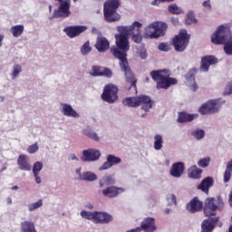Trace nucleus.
Wrapping results in <instances>:
<instances>
[{
  "label": "nucleus",
  "mask_w": 232,
  "mask_h": 232,
  "mask_svg": "<svg viewBox=\"0 0 232 232\" xmlns=\"http://www.w3.org/2000/svg\"><path fill=\"white\" fill-rule=\"evenodd\" d=\"M118 34H115L116 46L111 48V53L120 61V67L121 72H124L125 79L130 83V86L137 90V79L131 72L130 63H128V52H130V35L128 34V29L124 26H118Z\"/></svg>",
  "instance_id": "f257e3e1"
},
{
  "label": "nucleus",
  "mask_w": 232,
  "mask_h": 232,
  "mask_svg": "<svg viewBox=\"0 0 232 232\" xmlns=\"http://www.w3.org/2000/svg\"><path fill=\"white\" fill-rule=\"evenodd\" d=\"M186 208L188 213H198L203 209L205 217H215L217 211H224L225 203L220 195L216 198H207L205 204L198 199V197H195L187 204Z\"/></svg>",
  "instance_id": "f03ea898"
},
{
  "label": "nucleus",
  "mask_w": 232,
  "mask_h": 232,
  "mask_svg": "<svg viewBox=\"0 0 232 232\" xmlns=\"http://www.w3.org/2000/svg\"><path fill=\"white\" fill-rule=\"evenodd\" d=\"M213 44H224V52L227 55H232V34L231 25L225 24L219 25L211 36Z\"/></svg>",
  "instance_id": "7ed1b4c3"
},
{
  "label": "nucleus",
  "mask_w": 232,
  "mask_h": 232,
  "mask_svg": "<svg viewBox=\"0 0 232 232\" xmlns=\"http://www.w3.org/2000/svg\"><path fill=\"white\" fill-rule=\"evenodd\" d=\"M150 75L156 82L157 90H168L178 82L177 79L171 77V72L168 69L152 71Z\"/></svg>",
  "instance_id": "20e7f679"
},
{
  "label": "nucleus",
  "mask_w": 232,
  "mask_h": 232,
  "mask_svg": "<svg viewBox=\"0 0 232 232\" xmlns=\"http://www.w3.org/2000/svg\"><path fill=\"white\" fill-rule=\"evenodd\" d=\"M122 104L129 108H139V106H141V110L144 111H150L153 108V101L150 96L146 95L125 98L122 101Z\"/></svg>",
  "instance_id": "39448f33"
},
{
  "label": "nucleus",
  "mask_w": 232,
  "mask_h": 232,
  "mask_svg": "<svg viewBox=\"0 0 232 232\" xmlns=\"http://www.w3.org/2000/svg\"><path fill=\"white\" fill-rule=\"evenodd\" d=\"M121 6V0H107L103 5V15L107 23L121 21V14L117 13Z\"/></svg>",
  "instance_id": "423d86ee"
},
{
  "label": "nucleus",
  "mask_w": 232,
  "mask_h": 232,
  "mask_svg": "<svg viewBox=\"0 0 232 232\" xmlns=\"http://www.w3.org/2000/svg\"><path fill=\"white\" fill-rule=\"evenodd\" d=\"M189 39H191V34H188L187 30H181L179 34L175 35L172 38V46H174L175 52H186Z\"/></svg>",
  "instance_id": "0eeeda50"
},
{
  "label": "nucleus",
  "mask_w": 232,
  "mask_h": 232,
  "mask_svg": "<svg viewBox=\"0 0 232 232\" xmlns=\"http://www.w3.org/2000/svg\"><path fill=\"white\" fill-rule=\"evenodd\" d=\"M166 30H168V24L164 22H153L146 27L145 34L150 39H159V37L165 35Z\"/></svg>",
  "instance_id": "6e6552de"
},
{
  "label": "nucleus",
  "mask_w": 232,
  "mask_h": 232,
  "mask_svg": "<svg viewBox=\"0 0 232 232\" xmlns=\"http://www.w3.org/2000/svg\"><path fill=\"white\" fill-rule=\"evenodd\" d=\"M102 101L108 102V104H113L119 101V87L113 83L106 84L102 93Z\"/></svg>",
  "instance_id": "1a4fd4ad"
},
{
  "label": "nucleus",
  "mask_w": 232,
  "mask_h": 232,
  "mask_svg": "<svg viewBox=\"0 0 232 232\" xmlns=\"http://www.w3.org/2000/svg\"><path fill=\"white\" fill-rule=\"evenodd\" d=\"M59 3V7L53 13V17L59 19V17H63L66 19V17H70L72 12H70V8L72 6V0H54Z\"/></svg>",
  "instance_id": "9d476101"
},
{
  "label": "nucleus",
  "mask_w": 232,
  "mask_h": 232,
  "mask_svg": "<svg viewBox=\"0 0 232 232\" xmlns=\"http://www.w3.org/2000/svg\"><path fill=\"white\" fill-rule=\"evenodd\" d=\"M220 111V104L217 100H209L199 107L198 111L201 115H211Z\"/></svg>",
  "instance_id": "9b49d317"
},
{
  "label": "nucleus",
  "mask_w": 232,
  "mask_h": 232,
  "mask_svg": "<svg viewBox=\"0 0 232 232\" xmlns=\"http://www.w3.org/2000/svg\"><path fill=\"white\" fill-rule=\"evenodd\" d=\"M87 30L88 26L86 25H71L65 27L63 32L70 39H73V37H79L81 34H84Z\"/></svg>",
  "instance_id": "f8f14e48"
},
{
  "label": "nucleus",
  "mask_w": 232,
  "mask_h": 232,
  "mask_svg": "<svg viewBox=\"0 0 232 232\" xmlns=\"http://www.w3.org/2000/svg\"><path fill=\"white\" fill-rule=\"evenodd\" d=\"M101 159V151L97 149H88L82 151V162H95Z\"/></svg>",
  "instance_id": "ddd939ff"
},
{
  "label": "nucleus",
  "mask_w": 232,
  "mask_h": 232,
  "mask_svg": "<svg viewBox=\"0 0 232 232\" xmlns=\"http://www.w3.org/2000/svg\"><path fill=\"white\" fill-rule=\"evenodd\" d=\"M91 75L92 77H111L112 72L111 70L108 67H102V66H97L93 65L92 68V72Z\"/></svg>",
  "instance_id": "4468645a"
},
{
  "label": "nucleus",
  "mask_w": 232,
  "mask_h": 232,
  "mask_svg": "<svg viewBox=\"0 0 232 232\" xmlns=\"http://www.w3.org/2000/svg\"><path fill=\"white\" fill-rule=\"evenodd\" d=\"M122 160L115 155L109 154L107 156V160L100 167V171H104L106 169H110V168H113V166H117V164H121Z\"/></svg>",
  "instance_id": "2eb2a0df"
},
{
  "label": "nucleus",
  "mask_w": 232,
  "mask_h": 232,
  "mask_svg": "<svg viewBox=\"0 0 232 232\" xmlns=\"http://www.w3.org/2000/svg\"><path fill=\"white\" fill-rule=\"evenodd\" d=\"M102 193L103 197H108L109 198H115V197H119L121 193H124V188L116 186H109L105 188L102 191Z\"/></svg>",
  "instance_id": "dca6fc26"
},
{
  "label": "nucleus",
  "mask_w": 232,
  "mask_h": 232,
  "mask_svg": "<svg viewBox=\"0 0 232 232\" xmlns=\"http://www.w3.org/2000/svg\"><path fill=\"white\" fill-rule=\"evenodd\" d=\"M218 63V59L213 55H208L201 58V72H209V67L211 64H217Z\"/></svg>",
  "instance_id": "f3484780"
},
{
  "label": "nucleus",
  "mask_w": 232,
  "mask_h": 232,
  "mask_svg": "<svg viewBox=\"0 0 232 232\" xmlns=\"http://www.w3.org/2000/svg\"><path fill=\"white\" fill-rule=\"evenodd\" d=\"M218 220H220L218 217L205 219L201 224V232H213Z\"/></svg>",
  "instance_id": "a211bd4d"
},
{
  "label": "nucleus",
  "mask_w": 232,
  "mask_h": 232,
  "mask_svg": "<svg viewBox=\"0 0 232 232\" xmlns=\"http://www.w3.org/2000/svg\"><path fill=\"white\" fill-rule=\"evenodd\" d=\"M94 46L98 52L104 53V52L110 50V41L104 36H98Z\"/></svg>",
  "instance_id": "6ab92c4d"
},
{
  "label": "nucleus",
  "mask_w": 232,
  "mask_h": 232,
  "mask_svg": "<svg viewBox=\"0 0 232 232\" xmlns=\"http://www.w3.org/2000/svg\"><path fill=\"white\" fill-rule=\"evenodd\" d=\"M17 164L19 169L22 171H32V164H30V161L28 160V156L25 154L19 155L17 159Z\"/></svg>",
  "instance_id": "aec40b11"
},
{
  "label": "nucleus",
  "mask_w": 232,
  "mask_h": 232,
  "mask_svg": "<svg viewBox=\"0 0 232 232\" xmlns=\"http://www.w3.org/2000/svg\"><path fill=\"white\" fill-rule=\"evenodd\" d=\"M113 220V217L106 212L95 211L94 222L95 224H109Z\"/></svg>",
  "instance_id": "412c9836"
},
{
  "label": "nucleus",
  "mask_w": 232,
  "mask_h": 232,
  "mask_svg": "<svg viewBox=\"0 0 232 232\" xmlns=\"http://www.w3.org/2000/svg\"><path fill=\"white\" fill-rule=\"evenodd\" d=\"M140 231L144 232H153L155 229H157V227H155V219L152 218H147L141 222V226L138 227Z\"/></svg>",
  "instance_id": "4be33fe9"
},
{
  "label": "nucleus",
  "mask_w": 232,
  "mask_h": 232,
  "mask_svg": "<svg viewBox=\"0 0 232 232\" xmlns=\"http://www.w3.org/2000/svg\"><path fill=\"white\" fill-rule=\"evenodd\" d=\"M185 166L183 162H176L172 165L170 169V175L176 179H179L184 175Z\"/></svg>",
  "instance_id": "5701e85b"
},
{
  "label": "nucleus",
  "mask_w": 232,
  "mask_h": 232,
  "mask_svg": "<svg viewBox=\"0 0 232 232\" xmlns=\"http://www.w3.org/2000/svg\"><path fill=\"white\" fill-rule=\"evenodd\" d=\"M196 117H198L197 114H189L187 111H180L178 113L177 122L182 124L184 122H191L195 121Z\"/></svg>",
  "instance_id": "b1692460"
},
{
  "label": "nucleus",
  "mask_w": 232,
  "mask_h": 232,
  "mask_svg": "<svg viewBox=\"0 0 232 232\" xmlns=\"http://www.w3.org/2000/svg\"><path fill=\"white\" fill-rule=\"evenodd\" d=\"M63 109L62 111L65 117H79V113L75 110H73V107L68 103H62Z\"/></svg>",
  "instance_id": "393cba45"
},
{
  "label": "nucleus",
  "mask_w": 232,
  "mask_h": 232,
  "mask_svg": "<svg viewBox=\"0 0 232 232\" xmlns=\"http://www.w3.org/2000/svg\"><path fill=\"white\" fill-rule=\"evenodd\" d=\"M123 28H126L128 31V35H133L137 34H142L140 31V28H142V24L140 22H134L132 25L130 26H123Z\"/></svg>",
  "instance_id": "a878e982"
},
{
  "label": "nucleus",
  "mask_w": 232,
  "mask_h": 232,
  "mask_svg": "<svg viewBox=\"0 0 232 232\" xmlns=\"http://www.w3.org/2000/svg\"><path fill=\"white\" fill-rule=\"evenodd\" d=\"M188 178L198 179L202 178V169H198L197 165H193L188 169Z\"/></svg>",
  "instance_id": "bb28decb"
},
{
  "label": "nucleus",
  "mask_w": 232,
  "mask_h": 232,
  "mask_svg": "<svg viewBox=\"0 0 232 232\" xmlns=\"http://www.w3.org/2000/svg\"><path fill=\"white\" fill-rule=\"evenodd\" d=\"M211 186H213V178L208 177L201 181L198 187V189H201V191H204V193H208Z\"/></svg>",
  "instance_id": "cd10ccee"
},
{
  "label": "nucleus",
  "mask_w": 232,
  "mask_h": 232,
  "mask_svg": "<svg viewBox=\"0 0 232 232\" xmlns=\"http://www.w3.org/2000/svg\"><path fill=\"white\" fill-rule=\"evenodd\" d=\"M22 232H37L35 230V225L32 221H24L21 223Z\"/></svg>",
  "instance_id": "c85d7f7f"
},
{
  "label": "nucleus",
  "mask_w": 232,
  "mask_h": 232,
  "mask_svg": "<svg viewBox=\"0 0 232 232\" xmlns=\"http://www.w3.org/2000/svg\"><path fill=\"white\" fill-rule=\"evenodd\" d=\"M112 184H115V179L111 176H103L100 179V188H104L106 186H111Z\"/></svg>",
  "instance_id": "c756f323"
},
{
  "label": "nucleus",
  "mask_w": 232,
  "mask_h": 232,
  "mask_svg": "<svg viewBox=\"0 0 232 232\" xmlns=\"http://www.w3.org/2000/svg\"><path fill=\"white\" fill-rule=\"evenodd\" d=\"M23 32H24V25L18 24L11 27V33L13 37H21L23 35Z\"/></svg>",
  "instance_id": "7c9ffc66"
},
{
  "label": "nucleus",
  "mask_w": 232,
  "mask_h": 232,
  "mask_svg": "<svg viewBox=\"0 0 232 232\" xmlns=\"http://www.w3.org/2000/svg\"><path fill=\"white\" fill-rule=\"evenodd\" d=\"M231 172H232V160H229L227 164V169L224 172V182L227 183L231 180Z\"/></svg>",
  "instance_id": "2f4dec72"
},
{
  "label": "nucleus",
  "mask_w": 232,
  "mask_h": 232,
  "mask_svg": "<svg viewBox=\"0 0 232 232\" xmlns=\"http://www.w3.org/2000/svg\"><path fill=\"white\" fill-rule=\"evenodd\" d=\"M162 144H164V140H162V135L157 134L154 137V150L156 151H159L160 150H162Z\"/></svg>",
  "instance_id": "473e14b6"
},
{
  "label": "nucleus",
  "mask_w": 232,
  "mask_h": 232,
  "mask_svg": "<svg viewBox=\"0 0 232 232\" xmlns=\"http://www.w3.org/2000/svg\"><path fill=\"white\" fill-rule=\"evenodd\" d=\"M81 180L93 182V180H97V175H95L93 172H83L81 176Z\"/></svg>",
  "instance_id": "72a5a7b5"
},
{
  "label": "nucleus",
  "mask_w": 232,
  "mask_h": 232,
  "mask_svg": "<svg viewBox=\"0 0 232 232\" xmlns=\"http://www.w3.org/2000/svg\"><path fill=\"white\" fill-rule=\"evenodd\" d=\"M83 134L86 135V137H88L89 139L95 140L96 142H99V140H101V138H99L97 133L91 129H85L83 130Z\"/></svg>",
  "instance_id": "f704fd0d"
},
{
  "label": "nucleus",
  "mask_w": 232,
  "mask_h": 232,
  "mask_svg": "<svg viewBox=\"0 0 232 232\" xmlns=\"http://www.w3.org/2000/svg\"><path fill=\"white\" fill-rule=\"evenodd\" d=\"M168 10L173 15H180V14H184V11L180 9L177 4L169 5Z\"/></svg>",
  "instance_id": "c9c22d12"
},
{
  "label": "nucleus",
  "mask_w": 232,
  "mask_h": 232,
  "mask_svg": "<svg viewBox=\"0 0 232 232\" xmlns=\"http://www.w3.org/2000/svg\"><path fill=\"white\" fill-rule=\"evenodd\" d=\"M43 162L36 161L33 165V175H39L43 171Z\"/></svg>",
  "instance_id": "e433bc0d"
},
{
  "label": "nucleus",
  "mask_w": 232,
  "mask_h": 232,
  "mask_svg": "<svg viewBox=\"0 0 232 232\" xmlns=\"http://www.w3.org/2000/svg\"><path fill=\"white\" fill-rule=\"evenodd\" d=\"M81 217L86 220H94L95 221V212H89L86 210L81 211Z\"/></svg>",
  "instance_id": "4c0bfd02"
},
{
  "label": "nucleus",
  "mask_w": 232,
  "mask_h": 232,
  "mask_svg": "<svg viewBox=\"0 0 232 232\" xmlns=\"http://www.w3.org/2000/svg\"><path fill=\"white\" fill-rule=\"evenodd\" d=\"M92 52V46H90V41L85 42L81 47L82 55H88Z\"/></svg>",
  "instance_id": "58836bf2"
},
{
  "label": "nucleus",
  "mask_w": 232,
  "mask_h": 232,
  "mask_svg": "<svg viewBox=\"0 0 232 232\" xmlns=\"http://www.w3.org/2000/svg\"><path fill=\"white\" fill-rule=\"evenodd\" d=\"M195 75H197V68H192L185 74V79L195 82Z\"/></svg>",
  "instance_id": "ea45409f"
},
{
  "label": "nucleus",
  "mask_w": 232,
  "mask_h": 232,
  "mask_svg": "<svg viewBox=\"0 0 232 232\" xmlns=\"http://www.w3.org/2000/svg\"><path fill=\"white\" fill-rule=\"evenodd\" d=\"M21 72H23V67L19 64H15L11 74L12 79H16Z\"/></svg>",
  "instance_id": "a19ab883"
},
{
  "label": "nucleus",
  "mask_w": 232,
  "mask_h": 232,
  "mask_svg": "<svg viewBox=\"0 0 232 232\" xmlns=\"http://www.w3.org/2000/svg\"><path fill=\"white\" fill-rule=\"evenodd\" d=\"M192 135L195 137V139H197V140H200L201 139H204L206 132L204 130H197L192 132Z\"/></svg>",
  "instance_id": "79ce46f5"
},
{
  "label": "nucleus",
  "mask_w": 232,
  "mask_h": 232,
  "mask_svg": "<svg viewBox=\"0 0 232 232\" xmlns=\"http://www.w3.org/2000/svg\"><path fill=\"white\" fill-rule=\"evenodd\" d=\"M209 162H211V159L203 158L198 160V166H199V168H208L209 166Z\"/></svg>",
  "instance_id": "37998d69"
},
{
  "label": "nucleus",
  "mask_w": 232,
  "mask_h": 232,
  "mask_svg": "<svg viewBox=\"0 0 232 232\" xmlns=\"http://www.w3.org/2000/svg\"><path fill=\"white\" fill-rule=\"evenodd\" d=\"M43 206V199H39L38 201L29 205V211H35L38 208Z\"/></svg>",
  "instance_id": "c03bdc74"
},
{
  "label": "nucleus",
  "mask_w": 232,
  "mask_h": 232,
  "mask_svg": "<svg viewBox=\"0 0 232 232\" xmlns=\"http://www.w3.org/2000/svg\"><path fill=\"white\" fill-rule=\"evenodd\" d=\"M27 151L28 153L34 154L36 153V151H39V145L37 144V142L34 143L33 145H30L27 148Z\"/></svg>",
  "instance_id": "a18cd8bd"
},
{
  "label": "nucleus",
  "mask_w": 232,
  "mask_h": 232,
  "mask_svg": "<svg viewBox=\"0 0 232 232\" xmlns=\"http://www.w3.org/2000/svg\"><path fill=\"white\" fill-rule=\"evenodd\" d=\"M159 50H160V52H169L171 47L168 43H161L159 44Z\"/></svg>",
  "instance_id": "49530a36"
},
{
  "label": "nucleus",
  "mask_w": 232,
  "mask_h": 232,
  "mask_svg": "<svg viewBox=\"0 0 232 232\" xmlns=\"http://www.w3.org/2000/svg\"><path fill=\"white\" fill-rule=\"evenodd\" d=\"M132 35V41L134 43H137L138 44L142 43V34L141 33L136 34H130Z\"/></svg>",
  "instance_id": "de8ad7c7"
},
{
  "label": "nucleus",
  "mask_w": 232,
  "mask_h": 232,
  "mask_svg": "<svg viewBox=\"0 0 232 232\" xmlns=\"http://www.w3.org/2000/svg\"><path fill=\"white\" fill-rule=\"evenodd\" d=\"M231 94H232V82H228V84L227 85L223 92V95H231Z\"/></svg>",
  "instance_id": "09e8293b"
},
{
  "label": "nucleus",
  "mask_w": 232,
  "mask_h": 232,
  "mask_svg": "<svg viewBox=\"0 0 232 232\" xmlns=\"http://www.w3.org/2000/svg\"><path fill=\"white\" fill-rule=\"evenodd\" d=\"M173 1L175 0H154L151 2V5H153L154 6H157L160 5V3H173Z\"/></svg>",
  "instance_id": "8fccbe9b"
},
{
  "label": "nucleus",
  "mask_w": 232,
  "mask_h": 232,
  "mask_svg": "<svg viewBox=\"0 0 232 232\" xmlns=\"http://www.w3.org/2000/svg\"><path fill=\"white\" fill-rule=\"evenodd\" d=\"M202 6L204 8H208V10H211V0H206L203 2Z\"/></svg>",
  "instance_id": "3c124183"
},
{
  "label": "nucleus",
  "mask_w": 232,
  "mask_h": 232,
  "mask_svg": "<svg viewBox=\"0 0 232 232\" xmlns=\"http://www.w3.org/2000/svg\"><path fill=\"white\" fill-rule=\"evenodd\" d=\"M188 21H189V23H197V18H195V15L189 14H188Z\"/></svg>",
  "instance_id": "603ef678"
},
{
  "label": "nucleus",
  "mask_w": 232,
  "mask_h": 232,
  "mask_svg": "<svg viewBox=\"0 0 232 232\" xmlns=\"http://www.w3.org/2000/svg\"><path fill=\"white\" fill-rule=\"evenodd\" d=\"M170 21H171L172 24H174V26H177V24H179V18L173 17V18H171Z\"/></svg>",
  "instance_id": "864d4df0"
},
{
  "label": "nucleus",
  "mask_w": 232,
  "mask_h": 232,
  "mask_svg": "<svg viewBox=\"0 0 232 232\" xmlns=\"http://www.w3.org/2000/svg\"><path fill=\"white\" fill-rule=\"evenodd\" d=\"M35 179L36 184H41V177H39V174L34 175Z\"/></svg>",
  "instance_id": "5fc2aeb1"
},
{
  "label": "nucleus",
  "mask_w": 232,
  "mask_h": 232,
  "mask_svg": "<svg viewBox=\"0 0 232 232\" xmlns=\"http://www.w3.org/2000/svg\"><path fill=\"white\" fill-rule=\"evenodd\" d=\"M75 173L79 176L78 179L81 180V177H82V173H81V168L76 169Z\"/></svg>",
  "instance_id": "6e6d98bb"
},
{
  "label": "nucleus",
  "mask_w": 232,
  "mask_h": 232,
  "mask_svg": "<svg viewBox=\"0 0 232 232\" xmlns=\"http://www.w3.org/2000/svg\"><path fill=\"white\" fill-rule=\"evenodd\" d=\"M170 200H172V202H173L174 204H177V197H175L174 194H171V195H170Z\"/></svg>",
  "instance_id": "4d7b16f0"
},
{
  "label": "nucleus",
  "mask_w": 232,
  "mask_h": 232,
  "mask_svg": "<svg viewBox=\"0 0 232 232\" xmlns=\"http://www.w3.org/2000/svg\"><path fill=\"white\" fill-rule=\"evenodd\" d=\"M70 160H79V158H77V156H75V154H71Z\"/></svg>",
  "instance_id": "13d9d810"
},
{
  "label": "nucleus",
  "mask_w": 232,
  "mask_h": 232,
  "mask_svg": "<svg viewBox=\"0 0 232 232\" xmlns=\"http://www.w3.org/2000/svg\"><path fill=\"white\" fill-rule=\"evenodd\" d=\"M192 90H193V92H197L198 90V85H197V82H195L192 84Z\"/></svg>",
  "instance_id": "bf43d9fd"
},
{
  "label": "nucleus",
  "mask_w": 232,
  "mask_h": 232,
  "mask_svg": "<svg viewBox=\"0 0 232 232\" xmlns=\"http://www.w3.org/2000/svg\"><path fill=\"white\" fill-rule=\"evenodd\" d=\"M5 39V36L3 34H0V47L3 46V40Z\"/></svg>",
  "instance_id": "052dcab7"
},
{
  "label": "nucleus",
  "mask_w": 232,
  "mask_h": 232,
  "mask_svg": "<svg viewBox=\"0 0 232 232\" xmlns=\"http://www.w3.org/2000/svg\"><path fill=\"white\" fill-rule=\"evenodd\" d=\"M6 202L8 205L12 204V198H7Z\"/></svg>",
  "instance_id": "680f3d73"
},
{
  "label": "nucleus",
  "mask_w": 232,
  "mask_h": 232,
  "mask_svg": "<svg viewBox=\"0 0 232 232\" xmlns=\"http://www.w3.org/2000/svg\"><path fill=\"white\" fill-rule=\"evenodd\" d=\"M166 215H169V211H171L169 208H166L165 210Z\"/></svg>",
  "instance_id": "e2e57ef3"
},
{
  "label": "nucleus",
  "mask_w": 232,
  "mask_h": 232,
  "mask_svg": "<svg viewBox=\"0 0 232 232\" xmlns=\"http://www.w3.org/2000/svg\"><path fill=\"white\" fill-rule=\"evenodd\" d=\"M11 189H13V190H17V189H19V187H18V186H14V187H12Z\"/></svg>",
  "instance_id": "0e129e2a"
},
{
  "label": "nucleus",
  "mask_w": 232,
  "mask_h": 232,
  "mask_svg": "<svg viewBox=\"0 0 232 232\" xmlns=\"http://www.w3.org/2000/svg\"><path fill=\"white\" fill-rule=\"evenodd\" d=\"M218 227H222V223H218Z\"/></svg>",
  "instance_id": "69168bd1"
},
{
  "label": "nucleus",
  "mask_w": 232,
  "mask_h": 232,
  "mask_svg": "<svg viewBox=\"0 0 232 232\" xmlns=\"http://www.w3.org/2000/svg\"><path fill=\"white\" fill-rule=\"evenodd\" d=\"M141 117H143V118L146 117V113H145V114H142Z\"/></svg>",
  "instance_id": "338daca9"
},
{
  "label": "nucleus",
  "mask_w": 232,
  "mask_h": 232,
  "mask_svg": "<svg viewBox=\"0 0 232 232\" xmlns=\"http://www.w3.org/2000/svg\"><path fill=\"white\" fill-rule=\"evenodd\" d=\"M146 81H150V78H149V77H147V78H146Z\"/></svg>",
  "instance_id": "774afa93"
}]
</instances>
